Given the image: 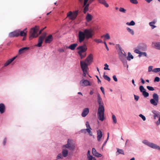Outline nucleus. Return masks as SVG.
<instances>
[{
	"mask_svg": "<svg viewBox=\"0 0 160 160\" xmlns=\"http://www.w3.org/2000/svg\"><path fill=\"white\" fill-rule=\"evenodd\" d=\"M71 144H70L68 141L67 143L65 145H64L63 146V147H65L67 148H69L70 147V146Z\"/></svg>",
	"mask_w": 160,
	"mask_h": 160,
	"instance_id": "obj_35",
	"label": "nucleus"
},
{
	"mask_svg": "<svg viewBox=\"0 0 160 160\" xmlns=\"http://www.w3.org/2000/svg\"><path fill=\"white\" fill-rule=\"evenodd\" d=\"M86 125L87 128H90V129H91V128L88 122L87 121L86 122Z\"/></svg>",
	"mask_w": 160,
	"mask_h": 160,
	"instance_id": "obj_51",
	"label": "nucleus"
},
{
	"mask_svg": "<svg viewBox=\"0 0 160 160\" xmlns=\"http://www.w3.org/2000/svg\"><path fill=\"white\" fill-rule=\"evenodd\" d=\"M138 56L139 57L142 56H145L146 57H147V54L146 52H141Z\"/></svg>",
	"mask_w": 160,
	"mask_h": 160,
	"instance_id": "obj_30",
	"label": "nucleus"
},
{
	"mask_svg": "<svg viewBox=\"0 0 160 160\" xmlns=\"http://www.w3.org/2000/svg\"><path fill=\"white\" fill-rule=\"evenodd\" d=\"M78 14V11H76L73 13L72 14V15L71 17H70V19L72 20H74L77 17Z\"/></svg>",
	"mask_w": 160,
	"mask_h": 160,
	"instance_id": "obj_24",
	"label": "nucleus"
},
{
	"mask_svg": "<svg viewBox=\"0 0 160 160\" xmlns=\"http://www.w3.org/2000/svg\"><path fill=\"white\" fill-rule=\"evenodd\" d=\"M97 99L99 105L97 113L98 117L99 120L102 121L104 119L105 109L103 102L99 94L97 95Z\"/></svg>",
	"mask_w": 160,
	"mask_h": 160,
	"instance_id": "obj_2",
	"label": "nucleus"
},
{
	"mask_svg": "<svg viewBox=\"0 0 160 160\" xmlns=\"http://www.w3.org/2000/svg\"><path fill=\"white\" fill-rule=\"evenodd\" d=\"M118 48V57L121 61L123 63L124 65L127 64V61L126 60V57L127 56V54L124 52V51L122 50V48L120 47L119 44H117Z\"/></svg>",
	"mask_w": 160,
	"mask_h": 160,
	"instance_id": "obj_3",
	"label": "nucleus"
},
{
	"mask_svg": "<svg viewBox=\"0 0 160 160\" xmlns=\"http://www.w3.org/2000/svg\"><path fill=\"white\" fill-rule=\"evenodd\" d=\"M142 142L144 144L152 148L160 150V147L159 146L152 142H151L146 140H143Z\"/></svg>",
	"mask_w": 160,
	"mask_h": 160,
	"instance_id": "obj_5",
	"label": "nucleus"
},
{
	"mask_svg": "<svg viewBox=\"0 0 160 160\" xmlns=\"http://www.w3.org/2000/svg\"><path fill=\"white\" fill-rule=\"evenodd\" d=\"M112 78L114 80V81L115 82H117L118 81V79L116 77V75H113L112 77Z\"/></svg>",
	"mask_w": 160,
	"mask_h": 160,
	"instance_id": "obj_59",
	"label": "nucleus"
},
{
	"mask_svg": "<svg viewBox=\"0 0 160 160\" xmlns=\"http://www.w3.org/2000/svg\"><path fill=\"white\" fill-rule=\"evenodd\" d=\"M27 31H26V28L23 31H19V35L22 37H26L27 35Z\"/></svg>",
	"mask_w": 160,
	"mask_h": 160,
	"instance_id": "obj_18",
	"label": "nucleus"
},
{
	"mask_svg": "<svg viewBox=\"0 0 160 160\" xmlns=\"http://www.w3.org/2000/svg\"><path fill=\"white\" fill-rule=\"evenodd\" d=\"M29 49V47H24L20 48L18 51L19 54H22L24 53L25 52Z\"/></svg>",
	"mask_w": 160,
	"mask_h": 160,
	"instance_id": "obj_17",
	"label": "nucleus"
},
{
	"mask_svg": "<svg viewBox=\"0 0 160 160\" xmlns=\"http://www.w3.org/2000/svg\"><path fill=\"white\" fill-rule=\"evenodd\" d=\"M63 156L61 153L58 154L57 157V159H62L63 158Z\"/></svg>",
	"mask_w": 160,
	"mask_h": 160,
	"instance_id": "obj_38",
	"label": "nucleus"
},
{
	"mask_svg": "<svg viewBox=\"0 0 160 160\" xmlns=\"http://www.w3.org/2000/svg\"><path fill=\"white\" fill-rule=\"evenodd\" d=\"M46 33H45L44 36L43 37V36H41V46L42 44V43L43 39L44 38L45 36H46Z\"/></svg>",
	"mask_w": 160,
	"mask_h": 160,
	"instance_id": "obj_50",
	"label": "nucleus"
},
{
	"mask_svg": "<svg viewBox=\"0 0 160 160\" xmlns=\"http://www.w3.org/2000/svg\"><path fill=\"white\" fill-rule=\"evenodd\" d=\"M72 13L71 12H70L68 14V16L71 17L72 15Z\"/></svg>",
	"mask_w": 160,
	"mask_h": 160,
	"instance_id": "obj_64",
	"label": "nucleus"
},
{
	"mask_svg": "<svg viewBox=\"0 0 160 160\" xmlns=\"http://www.w3.org/2000/svg\"><path fill=\"white\" fill-rule=\"evenodd\" d=\"M80 65L81 68L83 71L84 70H87V69L88 68V66L89 65L87 63L82 61H80Z\"/></svg>",
	"mask_w": 160,
	"mask_h": 160,
	"instance_id": "obj_8",
	"label": "nucleus"
},
{
	"mask_svg": "<svg viewBox=\"0 0 160 160\" xmlns=\"http://www.w3.org/2000/svg\"><path fill=\"white\" fill-rule=\"evenodd\" d=\"M130 1L131 2L134 4H137L138 3L137 0H130Z\"/></svg>",
	"mask_w": 160,
	"mask_h": 160,
	"instance_id": "obj_47",
	"label": "nucleus"
},
{
	"mask_svg": "<svg viewBox=\"0 0 160 160\" xmlns=\"http://www.w3.org/2000/svg\"><path fill=\"white\" fill-rule=\"evenodd\" d=\"M89 112V109L88 108H85L82 113V116L83 117H85Z\"/></svg>",
	"mask_w": 160,
	"mask_h": 160,
	"instance_id": "obj_13",
	"label": "nucleus"
},
{
	"mask_svg": "<svg viewBox=\"0 0 160 160\" xmlns=\"http://www.w3.org/2000/svg\"><path fill=\"white\" fill-rule=\"evenodd\" d=\"M39 26H35L30 29L29 32L30 40H32L33 38L37 37L38 35L40 34V31H39Z\"/></svg>",
	"mask_w": 160,
	"mask_h": 160,
	"instance_id": "obj_4",
	"label": "nucleus"
},
{
	"mask_svg": "<svg viewBox=\"0 0 160 160\" xmlns=\"http://www.w3.org/2000/svg\"><path fill=\"white\" fill-rule=\"evenodd\" d=\"M89 10L88 8H86L85 7L84 10H83V13L85 14Z\"/></svg>",
	"mask_w": 160,
	"mask_h": 160,
	"instance_id": "obj_53",
	"label": "nucleus"
},
{
	"mask_svg": "<svg viewBox=\"0 0 160 160\" xmlns=\"http://www.w3.org/2000/svg\"><path fill=\"white\" fill-rule=\"evenodd\" d=\"M117 151L116 152V155L117 156L119 154H124V151L122 149H120L118 148H117Z\"/></svg>",
	"mask_w": 160,
	"mask_h": 160,
	"instance_id": "obj_20",
	"label": "nucleus"
},
{
	"mask_svg": "<svg viewBox=\"0 0 160 160\" xmlns=\"http://www.w3.org/2000/svg\"><path fill=\"white\" fill-rule=\"evenodd\" d=\"M92 16L90 14L88 13L86 17L87 22H89L92 19Z\"/></svg>",
	"mask_w": 160,
	"mask_h": 160,
	"instance_id": "obj_22",
	"label": "nucleus"
},
{
	"mask_svg": "<svg viewBox=\"0 0 160 160\" xmlns=\"http://www.w3.org/2000/svg\"><path fill=\"white\" fill-rule=\"evenodd\" d=\"M126 24L127 25L129 26H134L135 24V22L133 20L131 21L130 22H127Z\"/></svg>",
	"mask_w": 160,
	"mask_h": 160,
	"instance_id": "obj_32",
	"label": "nucleus"
},
{
	"mask_svg": "<svg viewBox=\"0 0 160 160\" xmlns=\"http://www.w3.org/2000/svg\"><path fill=\"white\" fill-rule=\"evenodd\" d=\"M154 46L157 49L160 50V42H156L154 43Z\"/></svg>",
	"mask_w": 160,
	"mask_h": 160,
	"instance_id": "obj_28",
	"label": "nucleus"
},
{
	"mask_svg": "<svg viewBox=\"0 0 160 160\" xmlns=\"http://www.w3.org/2000/svg\"><path fill=\"white\" fill-rule=\"evenodd\" d=\"M112 119L114 123H116L117 122V119L114 115H112Z\"/></svg>",
	"mask_w": 160,
	"mask_h": 160,
	"instance_id": "obj_39",
	"label": "nucleus"
},
{
	"mask_svg": "<svg viewBox=\"0 0 160 160\" xmlns=\"http://www.w3.org/2000/svg\"><path fill=\"white\" fill-rule=\"evenodd\" d=\"M97 138L98 141H100L102 137V133L100 130H98L97 131Z\"/></svg>",
	"mask_w": 160,
	"mask_h": 160,
	"instance_id": "obj_16",
	"label": "nucleus"
},
{
	"mask_svg": "<svg viewBox=\"0 0 160 160\" xmlns=\"http://www.w3.org/2000/svg\"><path fill=\"white\" fill-rule=\"evenodd\" d=\"M152 72H160V68H155L153 69Z\"/></svg>",
	"mask_w": 160,
	"mask_h": 160,
	"instance_id": "obj_41",
	"label": "nucleus"
},
{
	"mask_svg": "<svg viewBox=\"0 0 160 160\" xmlns=\"http://www.w3.org/2000/svg\"><path fill=\"white\" fill-rule=\"evenodd\" d=\"M92 153L94 156L97 157H100L102 156V154L98 152L94 148H92Z\"/></svg>",
	"mask_w": 160,
	"mask_h": 160,
	"instance_id": "obj_14",
	"label": "nucleus"
},
{
	"mask_svg": "<svg viewBox=\"0 0 160 160\" xmlns=\"http://www.w3.org/2000/svg\"><path fill=\"white\" fill-rule=\"evenodd\" d=\"M80 84L81 86H90L91 84L90 82L87 80L82 79L80 82Z\"/></svg>",
	"mask_w": 160,
	"mask_h": 160,
	"instance_id": "obj_10",
	"label": "nucleus"
},
{
	"mask_svg": "<svg viewBox=\"0 0 160 160\" xmlns=\"http://www.w3.org/2000/svg\"><path fill=\"white\" fill-rule=\"evenodd\" d=\"M147 88L150 91H153L154 90V88L150 86H147Z\"/></svg>",
	"mask_w": 160,
	"mask_h": 160,
	"instance_id": "obj_43",
	"label": "nucleus"
},
{
	"mask_svg": "<svg viewBox=\"0 0 160 160\" xmlns=\"http://www.w3.org/2000/svg\"><path fill=\"white\" fill-rule=\"evenodd\" d=\"M100 89L101 90L102 93L103 94H105V92H104V88L102 87H101V88H100Z\"/></svg>",
	"mask_w": 160,
	"mask_h": 160,
	"instance_id": "obj_63",
	"label": "nucleus"
},
{
	"mask_svg": "<svg viewBox=\"0 0 160 160\" xmlns=\"http://www.w3.org/2000/svg\"><path fill=\"white\" fill-rule=\"evenodd\" d=\"M94 41L97 43H102V41L100 39H95L94 40Z\"/></svg>",
	"mask_w": 160,
	"mask_h": 160,
	"instance_id": "obj_49",
	"label": "nucleus"
},
{
	"mask_svg": "<svg viewBox=\"0 0 160 160\" xmlns=\"http://www.w3.org/2000/svg\"><path fill=\"white\" fill-rule=\"evenodd\" d=\"M104 45H105V46L106 47V49L107 50V51H109V48H108V47L107 46V44L106 42L104 41Z\"/></svg>",
	"mask_w": 160,
	"mask_h": 160,
	"instance_id": "obj_62",
	"label": "nucleus"
},
{
	"mask_svg": "<svg viewBox=\"0 0 160 160\" xmlns=\"http://www.w3.org/2000/svg\"><path fill=\"white\" fill-rule=\"evenodd\" d=\"M93 55L92 54H90L88 56L87 58L85 59V61L88 64L90 65L92 62L93 60Z\"/></svg>",
	"mask_w": 160,
	"mask_h": 160,
	"instance_id": "obj_11",
	"label": "nucleus"
},
{
	"mask_svg": "<svg viewBox=\"0 0 160 160\" xmlns=\"http://www.w3.org/2000/svg\"><path fill=\"white\" fill-rule=\"evenodd\" d=\"M134 95L135 99L137 101L139 98V97L138 96H137L135 95Z\"/></svg>",
	"mask_w": 160,
	"mask_h": 160,
	"instance_id": "obj_61",
	"label": "nucleus"
},
{
	"mask_svg": "<svg viewBox=\"0 0 160 160\" xmlns=\"http://www.w3.org/2000/svg\"><path fill=\"white\" fill-rule=\"evenodd\" d=\"M17 57V56H16L11 59H10L8 60L4 64V66L6 67L8 65H9L10 63H11L13 61H14Z\"/></svg>",
	"mask_w": 160,
	"mask_h": 160,
	"instance_id": "obj_15",
	"label": "nucleus"
},
{
	"mask_svg": "<svg viewBox=\"0 0 160 160\" xmlns=\"http://www.w3.org/2000/svg\"><path fill=\"white\" fill-rule=\"evenodd\" d=\"M99 3L104 5L106 7H109V5L107 3L105 0H98Z\"/></svg>",
	"mask_w": 160,
	"mask_h": 160,
	"instance_id": "obj_26",
	"label": "nucleus"
},
{
	"mask_svg": "<svg viewBox=\"0 0 160 160\" xmlns=\"http://www.w3.org/2000/svg\"><path fill=\"white\" fill-rule=\"evenodd\" d=\"M78 44L77 43H74L73 44H71L69 46H68V48L69 49H71L72 50H74L76 47L78 46Z\"/></svg>",
	"mask_w": 160,
	"mask_h": 160,
	"instance_id": "obj_25",
	"label": "nucleus"
},
{
	"mask_svg": "<svg viewBox=\"0 0 160 160\" xmlns=\"http://www.w3.org/2000/svg\"><path fill=\"white\" fill-rule=\"evenodd\" d=\"M104 37L105 38L104 40H105L106 39L109 40L110 38V36L108 33H107L105 35H104Z\"/></svg>",
	"mask_w": 160,
	"mask_h": 160,
	"instance_id": "obj_34",
	"label": "nucleus"
},
{
	"mask_svg": "<svg viewBox=\"0 0 160 160\" xmlns=\"http://www.w3.org/2000/svg\"><path fill=\"white\" fill-rule=\"evenodd\" d=\"M105 72L104 73V74L103 75V77L104 78V79L109 82L111 80L110 78L107 75H105Z\"/></svg>",
	"mask_w": 160,
	"mask_h": 160,
	"instance_id": "obj_33",
	"label": "nucleus"
},
{
	"mask_svg": "<svg viewBox=\"0 0 160 160\" xmlns=\"http://www.w3.org/2000/svg\"><path fill=\"white\" fill-rule=\"evenodd\" d=\"M19 35V30H16L10 33L9 34V37L10 38H13L18 37Z\"/></svg>",
	"mask_w": 160,
	"mask_h": 160,
	"instance_id": "obj_9",
	"label": "nucleus"
},
{
	"mask_svg": "<svg viewBox=\"0 0 160 160\" xmlns=\"http://www.w3.org/2000/svg\"><path fill=\"white\" fill-rule=\"evenodd\" d=\"M108 140V138H107L106 140V141H105V142H104V143H103V144L102 145V149L103 148V147L106 145Z\"/></svg>",
	"mask_w": 160,
	"mask_h": 160,
	"instance_id": "obj_60",
	"label": "nucleus"
},
{
	"mask_svg": "<svg viewBox=\"0 0 160 160\" xmlns=\"http://www.w3.org/2000/svg\"><path fill=\"white\" fill-rule=\"evenodd\" d=\"M68 154V151L66 149H63L62 151V156L64 157H66L67 156Z\"/></svg>",
	"mask_w": 160,
	"mask_h": 160,
	"instance_id": "obj_21",
	"label": "nucleus"
},
{
	"mask_svg": "<svg viewBox=\"0 0 160 160\" xmlns=\"http://www.w3.org/2000/svg\"><path fill=\"white\" fill-rule=\"evenodd\" d=\"M139 116L141 117L143 121H145L146 118L145 116H144V115H142V114H140L139 115Z\"/></svg>",
	"mask_w": 160,
	"mask_h": 160,
	"instance_id": "obj_44",
	"label": "nucleus"
},
{
	"mask_svg": "<svg viewBox=\"0 0 160 160\" xmlns=\"http://www.w3.org/2000/svg\"><path fill=\"white\" fill-rule=\"evenodd\" d=\"M5 110V106L3 103L0 104V112L1 113H4Z\"/></svg>",
	"mask_w": 160,
	"mask_h": 160,
	"instance_id": "obj_19",
	"label": "nucleus"
},
{
	"mask_svg": "<svg viewBox=\"0 0 160 160\" xmlns=\"http://www.w3.org/2000/svg\"><path fill=\"white\" fill-rule=\"evenodd\" d=\"M93 31L90 29H85L83 31H79L78 34V41L80 43L82 42L85 39L87 40L92 38Z\"/></svg>",
	"mask_w": 160,
	"mask_h": 160,
	"instance_id": "obj_1",
	"label": "nucleus"
},
{
	"mask_svg": "<svg viewBox=\"0 0 160 160\" xmlns=\"http://www.w3.org/2000/svg\"><path fill=\"white\" fill-rule=\"evenodd\" d=\"M134 52L139 55L141 52L138 49H136L134 50Z\"/></svg>",
	"mask_w": 160,
	"mask_h": 160,
	"instance_id": "obj_55",
	"label": "nucleus"
},
{
	"mask_svg": "<svg viewBox=\"0 0 160 160\" xmlns=\"http://www.w3.org/2000/svg\"><path fill=\"white\" fill-rule=\"evenodd\" d=\"M142 95L144 96L145 98H147L148 97L149 95V93L146 92V91H144L142 93Z\"/></svg>",
	"mask_w": 160,
	"mask_h": 160,
	"instance_id": "obj_36",
	"label": "nucleus"
},
{
	"mask_svg": "<svg viewBox=\"0 0 160 160\" xmlns=\"http://www.w3.org/2000/svg\"><path fill=\"white\" fill-rule=\"evenodd\" d=\"M127 30L132 35H133L134 34V32L132 29H130L129 28H127Z\"/></svg>",
	"mask_w": 160,
	"mask_h": 160,
	"instance_id": "obj_31",
	"label": "nucleus"
},
{
	"mask_svg": "<svg viewBox=\"0 0 160 160\" xmlns=\"http://www.w3.org/2000/svg\"><path fill=\"white\" fill-rule=\"evenodd\" d=\"M152 112L154 114L153 117L154 119H156V117H158L159 118V117L160 116L159 115V112L156 111H152Z\"/></svg>",
	"mask_w": 160,
	"mask_h": 160,
	"instance_id": "obj_23",
	"label": "nucleus"
},
{
	"mask_svg": "<svg viewBox=\"0 0 160 160\" xmlns=\"http://www.w3.org/2000/svg\"><path fill=\"white\" fill-rule=\"evenodd\" d=\"M75 148V146L73 145H72L71 144L70 148H69L70 150H74Z\"/></svg>",
	"mask_w": 160,
	"mask_h": 160,
	"instance_id": "obj_56",
	"label": "nucleus"
},
{
	"mask_svg": "<svg viewBox=\"0 0 160 160\" xmlns=\"http://www.w3.org/2000/svg\"><path fill=\"white\" fill-rule=\"evenodd\" d=\"M35 46L40 47V37H39L38 44L35 45Z\"/></svg>",
	"mask_w": 160,
	"mask_h": 160,
	"instance_id": "obj_52",
	"label": "nucleus"
},
{
	"mask_svg": "<svg viewBox=\"0 0 160 160\" xmlns=\"http://www.w3.org/2000/svg\"><path fill=\"white\" fill-rule=\"evenodd\" d=\"M88 160H96L95 157H93L92 156H90L89 158H88Z\"/></svg>",
	"mask_w": 160,
	"mask_h": 160,
	"instance_id": "obj_45",
	"label": "nucleus"
},
{
	"mask_svg": "<svg viewBox=\"0 0 160 160\" xmlns=\"http://www.w3.org/2000/svg\"><path fill=\"white\" fill-rule=\"evenodd\" d=\"M156 22V21H153L149 23V25L150 26H151L152 27V29H153L154 28L156 27V26L153 25V24H155Z\"/></svg>",
	"mask_w": 160,
	"mask_h": 160,
	"instance_id": "obj_27",
	"label": "nucleus"
},
{
	"mask_svg": "<svg viewBox=\"0 0 160 160\" xmlns=\"http://www.w3.org/2000/svg\"><path fill=\"white\" fill-rule=\"evenodd\" d=\"M83 76L84 77H85L86 76V74L87 73L88 74V72H87V70H84V72L83 71Z\"/></svg>",
	"mask_w": 160,
	"mask_h": 160,
	"instance_id": "obj_58",
	"label": "nucleus"
},
{
	"mask_svg": "<svg viewBox=\"0 0 160 160\" xmlns=\"http://www.w3.org/2000/svg\"><path fill=\"white\" fill-rule=\"evenodd\" d=\"M152 66H149L148 68V71L149 72H151L152 71Z\"/></svg>",
	"mask_w": 160,
	"mask_h": 160,
	"instance_id": "obj_57",
	"label": "nucleus"
},
{
	"mask_svg": "<svg viewBox=\"0 0 160 160\" xmlns=\"http://www.w3.org/2000/svg\"><path fill=\"white\" fill-rule=\"evenodd\" d=\"M80 58L81 59H82L84 58L86 56V53H85L84 54H81V55H79Z\"/></svg>",
	"mask_w": 160,
	"mask_h": 160,
	"instance_id": "obj_54",
	"label": "nucleus"
},
{
	"mask_svg": "<svg viewBox=\"0 0 160 160\" xmlns=\"http://www.w3.org/2000/svg\"><path fill=\"white\" fill-rule=\"evenodd\" d=\"M91 129H90V128H88L86 129H82L81 130V132H83L82 131H87L88 132L90 133V132L91 131Z\"/></svg>",
	"mask_w": 160,
	"mask_h": 160,
	"instance_id": "obj_40",
	"label": "nucleus"
},
{
	"mask_svg": "<svg viewBox=\"0 0 160 160\" xmlns=\"http://www.w3.org/2000/svg\"><path fill=\"white\" fill-rule=\"evenodd\" d=\"M139 90H140V91L141 92H142V93L144 91H146V90L144 88L143 86H142V85L140 86L139 87Z\"/></svg>",
	"mask_w": 160,
	"mask_h": 160,
	"instance_id": "obj_37",
	"label": "nucleus"
},
{
	"mask_svg": "<svg viewBox=\"0 0 160 160\" xmlns=\"http://www.w3.org/2000/svg\"><path fill=\"white\" fill-rule=\"evenodd\" d=\"M153 99L150 100V103L154 106H156L159 102V97L158 95L156 93H154L152 95Z\"/></svg>",
	"mask_w": 160,
	"mask_h": 160,
	"instance_id": "obj_6",
	"label": "nucleus"
},
{
	"mask_svg": "<svg viewBox=\"0 0 160 160\" xmlns=\"http://www.w3.org/2000/svg\"><path fill=\"white\" fill-rule=\"evenodd\" d=\"M78 50L77 52L79 55H81V54L85 52L87 50V48L85 44L83 45L79 46L77 48Z\"/></svg>",
	"mask_w": 160,
	"mask_h": 160,
	"instance_id": "obj_7",
	"label": "nucleus"
},
{
	"mask_svg": "<svg viewBox=\"0 0 160 160\" xmlns=\"http://www.w3.org/2000/svg\"><path fill=\"white\" fill-rule=\"evenodd\" d=\"M119 11L120 12L124 13H125L126 11V9H124L123 8H120L119 9Z\"/></svg>",
	"mask_w": 160,
	"mask_h": 160,
	"instance_id": "obj_42",
	"label": "nucleus"
},
{
	"mask_svg": "<svg viewBox=\"0 0 160 160\" xmlns=\"http://www.w3.org/2000/svg\"><path fill=\"white\" fill-rule=\"evenodd\" d=\"M130 58L132 59L133 58V57L131 54V53L130 52H128V57L127 58V59L128 60L130 61L131 60Z\"/></svg>",
	"mask_w": 160,
	"mask_h": 160,
	"instance_id": "obj_29",
	"label": "nucleus"
},
{
	"mask_svg": "<svg viewBox=\"0 0 160 160\" xmlns=\"http://www.w3.org/2000/svg\"><path fill=\"white\" fill-rule=\"evenodd\" d=\"M105 67L104 68V69L105 70H110V69L108 68V65L106 63L104 64Z\"/></svg>",
	"mask_w": 160,
	"mask_h": 160,
	"instance_id": "obj_48",
	"label": "nucleus"
},
{
	"mask_svg": "<svg viewBox=\"0 0 160 160\" xmlns=\"http://www.w3.org/2000/svg\"><path fill=\"white\" fill-rule=\"evenodd\" d=\"M160 81V78L158 77H156L154 79V82H159Z\"/></svg>",
	"mask_w": 160,
	"mask_h": 160,
	"instance_id": "obj_46",
	"label": "nucleus"
},
{
	"mask_svg": "<svg viewBox=\"0 0 160 160\" xmlns=\"http://www.w3.org/2000/svg\"><path fill=\"white\" fill-rule=\"evenodd\" d=\"M53 40V38L52 35H49L46 38L45 42L46 43H50Z\"/></svg>",
	"mask_w": 160,
	"mask_h": 160,
	"instance_id": "obj_12",
	"label": "nucleus"
}]
</instances>
